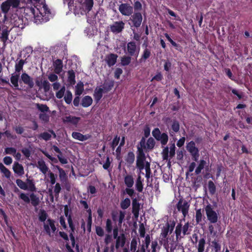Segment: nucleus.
<instances>
[{
    "label": "nucleus",
    "mask_w": 252,
    "mask_h": 252,
    "mask_svg": "<svg viewBox=\"0 0 252 252\" xmlns=\"http://www.w3.org/2000/svg\"><path fill=\"white\" fill-rule=\"evenodd\" d=\"M140 51V46L137 45L135 41H131L127 43L126 53L129 56L134 57L136 59L138 56Z\"/></svg>",
    "instance_id": "7ed1b4c3"
},
{
    "label": "nucleus",
    "mask_w": 252,
    "mask_h": 252,
    "mask_svg": "<svg viewBox=\"0 0 252 252\" xmlns=\"http://www.w3.org/2000/svg\"><path fill=\"white\" fill-rule=\"evenodd\" d=\"M124 182L127 188H131L134 184V179L132 175H127L125 177Z\"/></svg>",
    "instance_id": "cd10ccee"
},
{
    "label": "nucleus",
    "mask_w": 252,
    "mask_h": 252,
    "mask_svg": "<svg viewBox=\"0 0 252 252\" xmlns=\"http://www.w3.org/2000/svg\"><path fill=\"white\" fill-rule=\"evenodd\" d=\"M93 101V99L90 96L86 95L82 99L81 105L83 107H88L92 105Z\"/></svg>",
    "instance_id": "4be33fe9"
},
{
    "label": "nucleus",
    "mask_w": 252,
    "mask_h": 252,
    "mask_svg": "<svg viewBox=\"0 0 252 252\" xmlns=\"http://www.w3.org/2000/svg\"><path fill=\"white\" fill-rule=\"evenodd\" d=\"M202 214L201 209H198L196 211L195 214V220L197 223H199L202 221Z\"/></svg>",
    "instance_id": "680f3d73"
},
{
    "label": "nucleus",
    "mask_w": 252,
    "mask_h": 252,
    "mask_svg": "<svg viewBox=\"0 0 252 252\" xmlns=\"http://www.w3.org/2000/svg\"><path fill=\"white\" fill-rule=\"evenodd\" d=\"M55 221L51 219H48L43 224V229L45 233L51 236V231L53 233H55L57 230V227L55 225Z\"/></svg>",
    "instance_id": "0eeeda50"
},
{
    "label": "nucleus",
    "mask_w": 252,
    "mask_h": 252,
    "mask_svg": "<svg viewBox=\"0 0 252 252\" xmlns=\"http://www.w3.org/2000/svg\"><path fill=\"white\" fill-rule=\"evenodd\" d=\"M84 84L82 82H78L75 86V95L80 96L83 93Z\"/></svg>",
    "instance_id": "7c9ffc66"
},
{
    "label": "nucleus",
    "mask_w": 252,
    "mask_h": 252,
    "mask_svg": "<svg viewBox=\"0 0 252 252\" xmlns=\"http://www.w3.org/2000/svg\"><path fill=\"white\" fill-rule=\"evenodd\" d=\"M11 5L6 1L2 2L0 5V8L2 12L4 14V17L6 18V15L10 10Z\"/></svg>",
    "instance_id": "2f4dec72"
},
{
    "label": "nucleus",
    "mask_w": 252,
    "mask_h": 252,
    "mask_svg": "<svg viewBox=\"0 0 252 252\" xmlns=\"http://www.w3.org/2000/svg\"><path fill=\"white\" fill-rule=\"evenodd\" d=\"M20 73H12L10 77V82L16 90H21L22 89L19 88V80L20 77Z\"/></svg>",
    "instance_id": "ddd939ff"
},
{
    "label": "nucleus",
    "mask_w": 252,
    "mask_h": 252,
    "mask_svg": "<svg viewBox=\"0 0 252 252\" xmlns=\"http://www.w3.org/2000/svg\"><path fill=\"white\" fill-rule=\"evenodd\" d=\"M105 228H106V231L108 233H111L112 232V230L113 229L112 223L111 220L109 219H108L106 220Z\"/></svg>",
    "instance_id": "13d9d810"
},
{
    "label": "nucleus",
    "mask_w": 252,
    "mask_h": 252,
    "mask_svg": "<svg viewBox=\"0 0 252 252\" xmlns=\"http://www.w3.org/2000/svg\"><path fill=\"white\" fill-rule=\"evenodd\" d=\"M147 45H146V48L143 50V52L142 54V56L139 59L138 62L139 63H143L146 62V61L150 58L151 55V50L147 48Z\"/></svg>",
    "instance_id": "a211bd4d"
},
{
    "label": "nucleus",
    "mask_w": 252,
    "mask_h": 252,
    "mask_svg": "<svg viewBox=\"0 0 252 252\" xmlns=\"http://www.w3.org/2000/svg\"><path fill=\"white\" fill-rule=\"evenodd\" d=\"M48 217V215L46 211L44 210H40L39 213V220L41 222H45V221Z\"/></svg>",
    "instance_id": "a18cd8bd"
},
{
    "label": "nucleus",
    "mask_w": 252,
    "mask_h": 252,
    "mask_svg": "<svg viewBox=\"0 0 252 252\" xmlns=\"http://www.w3.org/2000/svg\"><path fill=\"white\" fill-rule=\"evenodd\" d=\"M27 184L28 185V189L31 191L33 192L35 191L36 188L35 186V184L33 182V180H31L30 179H27Z\"/></svg>",
    "instance_id": "c9c22d12"
},
{
    "label": "nucleus",
    "mask_w": 252,
    "mask_h": 252,
    "mask_svg": "<svg viewBox=\"0 0 252 252\" xmlns=\"http://www.w3.org/2000/svg\"><path fill=\"white\" fill-rule=\"evenodd\" d=\"M139 231L141 238H143L145 236V228L144 224L142 223H140L139 225Z\"/></svg>",
    "instance_id": "774afa93"
},
{
    "label": "nucleus",
    "mask_w": 252,
    "mask_h": 252,
    "mask_svg": "<svg viewBox=\"0 0 252 252\" xmlns=\"http://www.w3.org/2000/svg\"><path fill=\"white\" fill-rule=\"evenodd\" d=\"M114 85V81L112 80H105L103 85V89L104 93H108L111 91Z\"/></svg>",
    "instance_id": "6ab92c4d"
},
{
    "label": "nucleus",
    "mask_w": 252,
    "mask_h": 252,
    "mask_svg": "<svg viewBox=\"0 0 252 252\" xmlns=\"http://www.w3.org/2000/svg\"><path fill=\"white\" fill-rule=\"evenodd\" d=\"M125 28V23L122 21L115 22L110 26V30L114 33L121 32Z\"/></svg>",
    "instance_id": "9b49d317"
},
{
    "label": "nucleus",
    "mask_w": 252,
    "mask_h": 252,
    "mask_svg": "<svg viewBox=\"0 0 252 252\" xmlns=\"http://www.w3.org/2000/svg\"><path fill=\"white\" fill-rule=\"evenodd\" d=\"M72 137L74 139L80 141H84L89 139L91 137V135L89 134L83 135L78 132H73L72 133Z\"/></svg>",
    "instance_id": "dca6fc26"
},
{
    "label": "nucleus",
    "mask_w": 252,
    "mask_h": 252,
    "mask_svg": "<svg viewBox=\"0 0 252 252\" xmlns=\"http://www.w3.org/2000/svg\"><path fill=\"white\" fill-rule=\"evenodd\" d=\"M120 140V137L118 136L117 135L115 136L112 143L111 144V147L113 150H114L116 147L118 145Z\"/></svg>",
    "instance_id": "5fc2aeb1"
},
{
    "label": "nucleus",
    "mask_w": 252,
    "mask_h": 252,
    "mask_svg": "<svg viewBox=\"0 0 252 252\" xmlns=\"http://www.w3.org/2000/svg\"><path fill=\"white\" fill-rule=\"evenodd\" d=\"M182 225L181 223H178L176 227L175 234L177 239H178L180 236L182 232Z\"/></svg>",
    "instance_id": "4d7b16f0"
},
{
    "label": "nucleus",
    "mask_w": 252,
    "mask_h": 252,
    "mask_svg": "<svg viewBox=\"0 0 252 252\" xmlns=\"http://www.w3.org/2000/svg\"><path fill=\"white\" fill-rule=\"evenodd\" d=\"M37 167L39 169L40 171L44 174H46V173L49 170V168L46 165L45 161L43 160H39L37 161Z\"/></svg>",
    "instance_id": "b1692460"
},
{
    "label": "nucleus",
    "mask_w": 252,
    "mask_h": 252,
    "mask_svg": "<svg viewBox=\"0 0 252 252\" xmlns=\"http://www.w3.org/2000/svg\"><path fill=\"white\" fill-rule=\"evenodd\" d=\"M134 9L135 12H139L142 10V5L141 2L139 1H136L134 2V7H133Z\"/></svg>",
    "instance_id": "e2e57ef3"
},
{
    "label": "nucleus",
    "mask_w": 252,
    "mask_h": 252,
    "mask_svg": "<svg viewBox=\"0 0 252 252\" xmlns=\"http://www.w3.org/2000/svg\"><path fill=\"white\" fill-rule=\"evenodd\" d=\"M130 21L132 22V26L136 28H139L142 22V15L140 12H134L130 15Z\"/></svg>",
    "instance_id": "6e6552de"
},
{
    "label": "nucleus",
    "mask_w": 252,
    "mask_h": 252,
    "mask_svg": "<svg viewBox=\"0 0 252 252\" xmlns=\"http://www.w3.org/2000/svg\"><path fill=\"white\" fill-rule=\"evenodd\" d=\"M137 245V243L136 238H132L130 244V250L133 252H135L136 250Z\"/></svg>",
    "instance_id": "0e129e2a"
},
{
    "label": "nucleus",
    "mask_w": 252,
    "mask_h": 252,
    "mask_svg": "<svg viewBox=\"0 0 252 252\" xmlns=\"http://www.w3.org/2000/svg\"><path fill=\"white\" fill-rule=\"evenodd\" d=\"M152 134L157 141L160 142L162 148L167 144L168 141V136L166 133L163 132L161 133L159 129L156 127L153 130Z\"/></svg>",
    "instance_id": "f03ea898"
},
{
    "label": "nucleus",
    "mask_w": 252,
    "mask_h": 252,
    "mask_svg": "<svg viewBox=\"0 0 252 252\" xmlns=\"http://www.w3.org/2000/svg\"><path fill=\"white\" fill-rule=\"evenodd\" d=\"M65 87L64 86H63L62 87L60 90L59 91H58L56 93V97L58 98H59V99H61L62 98L64 94V93H65Z\"/></svg>",
    "instance_id": "bf43d9fd"
},
{
    "label": "nucleus",
    "mask_w": 252,
    "mask_h": 252,
    "mask_svg": "<svg viewBox=\"0 0 252 252\" xmlns=\"http://www.w3.org/2000/svg\"><path fill=\"white\" fill-rule=\"evenodd\" d=\"M80 119V118L79 117L68 116L65 117L63 120V121L65 123H69L73 125H76L78 123Z\"/></svg>",
    "instance_id": "aec40b11"
},
{
    "label": "nucleus",
    "mask_w": 252,
    "mask_h": 252,
    "mask_svg": "<svg viewBox=\"0 0 252 252\" xmlns=\"http://www.w3.org/2000/svg\"><path fill=\"white\" fill-rule=\"evenodd\" d=\"M116 239L115 247L117 249L120 247H123L126 241V238L124 233H121Z\"/></svg>",
    "instance_id": "2eb2a0df"
},
{
    "label": "nucleus",
    "mask_w": 252,
    "mask_h": 252,
    "mask_svg": "<svg viewBox=\"0 0 252 252\" xmlns=\"http://www.w3.org/2000/svg\"><path fill=\"white\" fill-rule=\"evenodd\" d=\"M16 183L17 186L22 189L27 190L28 185L21 179H18L16 180Z\"/></svg>",
    "instance_id": "c03bdc74"
},
{
    "label": "nucleus",
    "mask_w": 252,
    "mask_h": 252,
    "mask_svg": "<svg viewBox=\"0 0 252 252\" xmlns=\"http://www.w3.org/2000/svg\"><path fill=\"white\" fill-rule=\"evenodd\" d=\"M170 230V225L168 223H167L166 224V226L164 227L161 229V232L160 233V237H162V239H165L167 237L168 232Z\"/></svg>",
    "instance_id": "e433bc0d"
},
{
    "label": "nucleus",
    "mask_w": 252,
    "mask_h": 252,
    "mask_svg": "<svg viewBox=\"0 0 252 252\" xmlns=\"http://www.w3.org/2000/svg\"><path fill=\"white\" fill-rule=\"evenodd\" d=\"M155 141L153 137L149 138L146 142L147 149L149 150L153 149L155 146Z\"/></svg>",
    "instance_id": "79ce46f5"
},
{
    "label": "nucleus",
    "mask_w": 252,
    "mask_h": 252,
    "mask_svg": "<svg viewBox=\"0 0 252 252\" xmlns=\"http://www.w3.org/2000/svg\"><path fill=\"white\" fill-rule=\"evenodd\" d=\"M19 197L26 203L29 204L31 202V204L35 207H37L40 203L39 197L33 192L30 194V197L28 194L24 193H21Z\"/></svg>",
    "instance_id": "f257e3e1"
},
{
    "label": "nucleus",
    "mask_w": 252,
    "mask_h": 252,
    "mask_svg": "<svg viewBox=\"0 0 252 252\" xmlns=\"http://www.w3.org/2000/svg\"><path fill=\"white\" fill-rule=\"evenodd\" d=\"M140 204L136 198H132V213L134 217L137 218L139 217Z\"/></svg>",
    "instance_id": "f8f14e48"
},
{
    "label": "nucleus",
    "mask_w": 252,
    "mask_h": 252,
    "mask_svg": "<svg viewBox=\"0 0 252 252\" xmlns=\"http://www.w3.org/2000/svg\"><path fill=\"white\" fill-rule=\"evenodd\" d=\"M186 148L191 156L192 159L195 161H197L200 156L199 151L196 147L195 142L193 141L189 142L187 145Z\"/></svg>",
    "instance_id": "39448f33"
},
{
    "label": "nucleus",
    "mask_w": 252,
    "mask_h": 252,
    "mask_svg": "<svg viewBox=\"0 0 252 252\" xmlns=\"http://www.w3.org/2000/svg\"><path fill=\"white\" fill-rule=\"evenodd\" d=\"M206 241L205 238L203 237L198 241L197 246V252H204Z\"/></svg>",
    "instance_id": "473e14b6"
},
{
    "label": "nucleus",
    "mask_w": 252,
    "mask_h": 252,
    "mask_svg": "<svg viewBox=\"0 0 252 252\" xmlns=\"http://www.w3.org/2000/svg\"><path fill=\"white\" fill-rule=\"evenodd\" d=\"M13 169L14 173L21 176L24 174V167L21 164L18 162H15L13 165Z\"/></svg>",
    "instance_id": "f3484780"
},
{
    "label": "nucleus",
    "mask_w": 252,
    "mask_h": 252,
    "mask_svg": "<svg viewBox=\"0 0 252 252\" xmlns=\"http://www.w3.org/2000/svg\"><path fill=\"white\" fill-rule=\"evenodd\" d=\"M142 181L141 176L139 175L136 179L135 188L136 190L139 192H141L143 191V185Z\"/></svg>",
    "instance_id": "c756f323"
},
{
    "label": "nucleus",
    "mask_w": 252,
    "mask_h": 252,
    "mask_svg": "<svg viewBox=\"0 0 252 252\" xmlns=\"http://www.w3.org/2000/svg\"><path fill=\"white\" fill-rule=\"evenodd\" d=\"M16 149L13 147H7L5 148L4 153L6 154L14 155L16 154Z\"/></svg>",
    "instance_id": "69168bd1"
},
{
    "label": "nucleus",
    "mask_w": 252,
    "mask_h": 252,
    "mask_svg": "<svg viewBox=\"0 0 252 252\" xmlns=\"http://www.w3.org/2000/svg\"><path fill=\"white\" fill-rule=\"evenodd\" d=\"M207 164L206 161L204 159H201L199 161V163L198 166L195 170V174L198 175L201 172V171L205 168L206 165Z\"/></svg>",
    "instance_id": "bb28decb"
},
{
    "label": "nucleus",
    "mask_w": 252,
    "mask_h": 252,
    "mask_svg": "<svg viewBox=\"0 0 252 252\" xmlns=\"http://www.w3.org/2000/svg\"><path fill=\"white\" fill-rule=\"evenodd\" d=\"M208 187L210 194L211 195H214L216 191V187L212 181H208Z\"/></svg>",
    "instance_id": "ea45409f"
},
{
    "label": "nucleus",
    "mask_w": 252,
    "mask_h": 252,
    "mask_svg": "<svg viewBox=\"0 0 252 252\" xmlns=\"http://www.w3.org/2000/svg\"><path fill=\"white\" fill-rule=\"evenodd\" d=\"M9 31L8 30L7 28L3 29L2 31L0 38L3 42H5L8 38Z\"/></svg>",
    "instance_id": "49530a36"
},
{
    "label": "nucleus",
    "mask_w": 252,
    "mask_h": 252,
    "mask_svg": "<svg viewBox=\"0 0 252 252\" xmlns=\"http://www.w3.org/2000/svg\"><path fill=\"white\" fill-rule=\"evenodd\" d=\"M56 167L58 169L59 172V177L62 181H63L66 180V175L64 170L61 168L59 166L56 165Z\"/></svg>",
    "instance_id": "a19ab883"
},
{
    "label": "nucleus",
    "mask_w": 252,
    "mask_h": 252,
    "mask_svg": "<svg viewBox=\"0 0 252 252\" xmlns=\"http://www.w3.org/2000/svg\"><path fill=\"white\" fill-rule=\"evenodd\" d=\"M118 56L116 54H110L106 58V62L109 66L114 65L117 61Z\"/></svg>",
    "instance_id": "5701e85b"
},
{
    "label": "nucleus",
    "mask_w": 252,
    "mask_h": 252,
    "mask_svg": "<svg viewBox=\"0 0 252 252\" xmlns=\"http://www.w3.org/2000/svg\"><path fill=\"white\" fill-rule=\"evenodd\" d=\"M84 4L85 8L88 11L92 10L94 5V0H85Z\"/></svg>",
    "instance_id": "3c124183"
},
{
    "label": "nucleus",
    "mask_w": 252,
    "mask_h": 252,
    "mask_svg": "<svg viewBox=\"0 0 252 252\" xmlns=\"http://www.w3.org/2000/svg\"><path fill=\"white\" fill-rule=\"evenodd\" d=\"M146 159V158H137L136 163V167L139 169L140 172L144 169Z\"/></svg>",
    "instance_id": "393cba45"
},
{
    "label": "nucleus",
    "mask_w": 252,
    "mask_h": 252,
    "mask_svg": "<svg viewBox=\"0 0 252 252\" xmlns=\"http://www.w3.org/2000/svg\"><path fill=\"white\" fill-rule=\"evenodd\" d=\"M211 247L213 248L215 252H220L221 249V245L216 240L212 242Z\"/></svg>",
    "instance_id": "de8ad7c7"
},
{
    "label": "nucleus",
    "mask_w": 252,
    "mask_h": 252,
    "mask_svg": "<svg viewBox=\"0 0 252 252\" xmlns=\"http://www.w3.org/2000/svg\"><path fill=\"white\" fill-rule=\"evenodd\" d=\"M131 57H132V56L129 55L122 57L121 59L122 65L123 66L128 65L131 62Z\"/></svg>",
    "instance_id": "4c0bfd02"
},
{
    "label": "nucleus",
    "mask_w": 252,
    "mask_h": 252,
    "mask_svg": "<svg viewBox=\"0 0 252 252\" xmlns=\"http://www.w3.org/2000/svg\"><path fill=\"white\" fill-rule=\"evenodd\" d=\"M21 82L27 85L29 89L32 88L34 85L33 79L26 72L23 73L21 75V80L19 81L20 84L21 83Z\"/></svg>",
    "instance_id": "9d476101"
},
{
    "label": "nucleus",
    "mask_w": 252,
    "mask_h": 252,
    "mask_svg": "<svg viewBox=\"0 0 252 252\" xmlns=\"http://www.w3.org/2000/svg\"><path fill=\"white\" fill-rule=\"evenodd\" d=\"M42 86L45 92H48L50 89V84L47 80H44L42 82Z\"/></svg>",
    "instance_id": "338daca9"
},
{
    "label": "nucleus",
    "mask_w": 252,
    "mask_h": 252,
    "mask_svg": "<svg viewBox=\"0 0 252 252\" xmlns=\"http://www.w3.org/2000/svg\"><path fill=\"white\" fill-rule=\"evenodd\" d=\"M130 203L131 201L130 199L126 198L121 201L120 207L123 210H126L130 206Z\"/></svg>",
    "instance_id": "72a5a7b5"
},
{
    "label": "nucleus",
    "mask_w": 252,
    "mask_h": 252,
    "mask_svg": "<svg viewBox=\"0 0 252 252\" xmlns=\"http://www.w3.org/2000/svg\"><path fill=\"white\" fill-rule=\"evenodd\" d=\"M119 10L122 15L130 16L133 13V8L129 3H122L119 5Z\"/></svg>",
    "instance_id": "1a4fd4ad"
},
{
    "label": "nucleus",
    "mask_w": 252,
    "mask_h": 252,
    "mask_svg": "<svg viewBox=\"0 0 252 252\" xmlns=\"http://www.w3.org/2000/svg\"><path fill=\"white\" fill-rule=\"evenodd\" d=\"M206 215L208 221L211 223H215L218 220V214L213 210L210 204H208L205 208Z\"/></svg>",
    "instance_id": "20e7f679"
},
{
    "label": "nucleus",
    "mask_w": 252,
    "mask_h": 252,
    "mask_svg": "<svg viewBox=\"0 0 252 252\" xmlns=\"http://www.w3.org/2000/svg\"><path fill=\"white\" fill-rule=\"evenodd\" d=\"M232 93L236 95L239 100H241L243 98L244 93L241 91H239L236 89L232 90Z\"/></svg>",
    "instance_id": "603ef678"
},
{
    "label": "nucleus",
    "mask_w": 252,
    "mask_h": 252,
    "mask_svg": "<svg viewBox=\"0 0 252 252\" xmlns=\"http://www.w3.org/2000/svg\"><path fill=\"white\" fill-rule=\"evenodd\" d=\"M67 82L70 85H74L76 83L75 74L73 70L71 69L67 71Z\"/></svg>",
    "instance_id": "412c9836"
},
{
    "label": "nucleus",
    "mask_w": 252,
    "mask_h": 252,
    "mask_svg": "<svg viewBox=\"0 0 252 252\" xmlns=\"http://www.w3.org/2000/svg\"><path fill=\"white\" fill-rule=\"evenodd\" d=\"M38 137L40 139L48 141L51 138V134L48 133L47 132H44L39 134Z\"/></svg>",
    "instance_id": "09e8293b"
},
{
    "label": "nucleus",
    "mask_w": 252,
    "mask_h": 252,
    "mask_svg": "<svg viewBox=\"0 0 252 252\" xmlns=\"http://www.w3.org/2000/svg\"><path fill=\"white\" fill-rule=\"evenodd\" d=\"M25 60L21 59L18 63H16L15 65V73H20V72L23 70V66L26 63Z\"/></svg>",
    "instance_id": "c85d7f7f"
},
{
    "label": "nucleus",
    "mask_w": 252,
    "mask_h": 252,
    "mask_svg": "<svg viewBox=\"0 0 252 252\" xmlns=\"http://www.w3.org/2000/svg\"><path fill=\"white\" fill-rule=\"evenodd\" d=\"M63 98L66 104H70L72 100V94L71 91H66Z\"/></svg>",
    "instance_id": "58836bf2"
},
{
    "label": "nucleus",
    "mask_w": 252,
    "mask_h": 252,
    "mask_svg": "<svg viewBox=\"0 0 252 252\" xmlns=\"http://www.w3.org/2000/svg\"><path fill=\"white\" fill-rule=\"evenodd\" d=\"M55 71L56 73L59 74L62 72L63 70V62L61 59H57L54 63Z\"/></svg>",
    "instance_id": "a878e982"
},
{
    "label": "nucleus",
    "mask_w": 252,
    "mask_h": 252,
    "mask_svg": "<svg viewBox=\"0 0 252 252\" xmlns=\"http://www.w3.org/2000/svg\"><path fill=\"white\" fill-rule=\"evenodd\" d=\"M171 129L174 132L177 133L180 129V124L178 121L174 120L171 125Z\"/></svg>",
    "instance_id": "8fccbe9b"
},
{
    "label": "nucleus",
    "mask_w": 252,
    "mask_h": 252,
    "mask_svg": "<svg viewBox=\"0 0 252 252\" xmlns=\"http://www.w3.org/2000/svg\"><path fill=\"white\" fill-rule=\"evenodd\" d=\"M104 91L102 88L96 87L94 91L93 96L96 103H98L103 96Z\"/></svg>",
    "instance_id": "4468645a"
},
{
    "label": "nucleus",
    "mask_w": 252,
    "mask_h": 252,
    "mask_svg": "<svg viewBox=\"0 0 252 252\" xmlns=\"http://www.w3.org/2000/svg\"><path fill=\"white\" fill-rule=\"evenodd\" d=\"M169 153V148L167 146L164 147V149H163L161 153L162 158L163 160H167L168 159Z\"/></svg>",
    "instance_id": "864d4df0"
},
{
    "label": "nucleus",
    "mask_w": 252,
    "mask_h": 252,
    "mask_svg": "<svg viewBox=\"0 0 252 252\" xmlns=\"http://www.w3.org/2000/svg\"><path fill=\"white\" fill-rule=\"evenodd\" d=\"M189 206V203L183 198H180L176 205L177 210L181 212L184 217L188 214Z\"/></svg>",
    "instance_id": "423d86ee"
},
{
    "label": "nucleus",
    "mask_w": 252,
    "mask_h": 252,
    "mask_svg": "<svg viewBox=\"0 0 252 252\" xmlns=\"http://www.w3.org/2000/svg\"><path fill=\"white\" fill-rule=\"evenodd\" d=\"M144 168L146 170L145 177H146L147 179H149L151 174L150 162L148 161L146 162Z\"/></svg>",
    "instance_id": "6e6d98bb"
},
{
    "label": "nucleus",
    "mask_w": 252,
    "mask_h": 252,
    "mask_svg": "<svg viewBox=\"0 0 252 252\" xmlns=\"http://www.w3.org/2000/svg\"><path fill=\"white\" fill-rule=\"evenodd\" d=\"M13 8H17L20 4L19 0H6Z\"/></svg>",
    "instance_id": "052dcab7"
},
{
    "label": "nucleus",
    "mask_w": 252,
    "mask_h": 252,
    "mask_svg": "<svg viewBox=\"0 0 252 252\" xmlns=\"http://www.w3.org/2000/svg\"><path fill=\"white\" fill-rule=\"evenodd\" d=\"M0 170L4 174L6 178H9L10 177L11 175L10 171L1 163H0Z\"/></svg>",
    "instance_id": "37998d69"
},
{
    "label": "nucleus",
    "mask_w": 252,
    "mask_h": 252,
    "mask_svg": "<svg viewBox=\"0 0 252 252\" xmlns=\"http://www.w3.org/2000/svg\"><path fill=\"white\" fill-rule=\"evenodd\" d=\"M126 162L129 165L132 164L135 160V155L132 152H129L126 157Z\"/></svg>",
    "instance_id": "f704fd0d"
}]
</instances>
